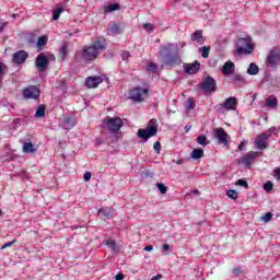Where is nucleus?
<instances>
[{
    "instance_id": "obj_1",
    "label": "nucleus",
    "mask_w": 280,
    "mask_h": 280,
    "mask_svg": "<svg viewBox=\"0 0 280 280\" xmlns=\"http://www.w3.org/2000/svg\"><path fill=\"white\" fill-rule=\"evenodd\" d=\"M106 49V39L104 37L98 38L94 43L89 46L83 47L81 51H79L75 56V60L81 58L85 65H91V62H95L97 58H100L101 51Z\"/></svg>"
},
{
    "instance_id": "obj_2",
    "label": "nucleus",
    "mask_w": 280,
    "mask_h": 280,
    "mask_svg": "<svg viewBox=\"0 0 280 280\" xmlns=\"http://www.w3.org/2000/svg\"><path fill=\"white\" fill-rule=\"evenodd\" d=\"M172 47H174V45L167 44L160 48V56L163 58L162 62L163 65H166V67H176V65H180V57L178 55H172Z\"/></svg>"
},
{
    "instance_id": "obj_3",
    "label": "nucleus",
    "mask_w": 280,
    "mask_h": 280,
    "mask_svg": "<svg viewBox=\"0 0 280 280\" xmlns=\"http://www.w3.org/2000/svg\"><path fill=\"white\" fill-rule=\"evenodd\" d=\"M122 127L124 120H121V118L110 116H107L103 120L102 125L103 130H108L109 132H119V130H121Z\"/></svg>"
},
{
    "instance_id": "obj_4",
    "label": "nucleus",
    "mask_w": 280,
    "mask_h": 280,
    "mask_svg": "<svg viewBox=\"0 0 280 280\" xmlns=\"http://www.w3.org/2000/svg\"><path fill=\"white\" fill-rule=\"evenodd\" d=\"M156 132H159V125L156 124V119H151L145 129L138 130L139 139H151V137H156Z\"/></svg>"
},
{
    "instance_id": "obj_5",
    "label": "nucleus",
    "mask_w": 280,
    "mask_h": 280,
    "mask_svg": "<svg viewBox=\"0 0 280 280\" xmlns=\"http://www.w3.org/2000/svg\"><path fill=\"white\" fill-rule=\"evenodd\" d=\"M254 50H255V46H253V44L250 43L249 37L238 38V40L236 43V54H238V56H246V55L250 54Z\"/></svg>"
},
{
    "instance_id": "obj_6",
    "label": "nucleus",
    "mask_w": 280,
    "mask_h": 280,
    "mask_svg": "<svg viewBox=\"0 0 280 280\" xmlns=\"http://www.w3.org/2000/svg\"><path fill=\"white\" fill-rule=\"evenodd\" d=\"M267 67H270L271 69H277L280 65V47L275 46L272 49L269 50L266 60H265Z\"/></svg>"
},
{
    "instance_id": "obj_7",
    "label": "nucleus",
    "mask_w": 280,
    "mask_h": 280,
    "mask_svg": "<svg viewBox=\"0 0 280 280\" xmlns=\"http://www.w3.org/2000/svg\"><path fill=\"white\" fill-rule=\"evenodd\" d=\"M199 89L205 91V93H215L218 91V83L213 77H207L200 83Z\"/></svg>"
},
{
    "instance_id": "obj_8",
    "label": "nucleus",
    "mask_w": 280,
    "mask_h": 280,
    "mask_svg": "<svg viewBox=\"0 0 280 280\" xmlns=\"http://www.w3.org/2000/svg\"><path fill=\"white\" fill-rule=\"evenodd\" d=\"M24 100H38L40 97V89L36 85H28L22 91Z\"/></svg>"
},
{
    "instance_id": "obj_9",
    "label": "nucleus",
    "mask_w": 280,
    "mask_h": 280,
    "mask_svg": "<svg viewBox=\"0 0 280 280\" xmlns=\"http://www.w3.org/2000/svg\"><path fill=\"white\" fill-rule=\"evenodd\" d=\"M129 95L133 102H143V98L148 97V89L136 86L129 91Z\"/></svg>"
},
{
    "instance_id": "obj_10",
    "label": "nucleus",
    "mask_w": 280,
    "mask_h": 280,
    "mask_svg": "<svg viewBox=\"0 0 280 280\" xmlns=\"http://www.w3.org/2000/svg\"><path fill=\"white\" fill-rule=\"evenodd\" d=\"M272 137L271 132H262L255 140L257 150H268V139Z\"/></svg>"
},
{
    "instance_id": "obj_11",
    "label": "nucleus",
    "mask_w": 280,
    "mask_h": 280,
    "mask_svg": "<svg viewBox=\"0 0 280 280\" xmlns=\"http://www.w3.org/2000/svg\"><path fill=\"white\" fill-rule=\"evenodd\" d=\"M258 156H259V152L249 151L243 158H241L238 163H242V165H244V167H250L253 165V163H255V160Z\"/></svg>"
},
{
    "instance_id": "obj_12",
    "label": "nucleus",
    "mask_w": 280,
    "mask_h": 280,
    "mask_svg": "<svg viewBox=\"0 0 280 280\" xmlns=\"http://www.w3.org/2000/svg\"><path fill=\"white\" fill-rule=\"evenodd\" d=\"M213 135L218 139L219 143H222L223 145H226L229 143V133L224 130V128H214Z\"/></svg>"
},
{
    "instance_id": "obj_13",
    "label": "nucleus",
    "mask_w": 280,
    "mask_h": 280,
    "mask_svg": "<svg viewBox=\"0 0 280 280\" xmlns=\"http://www.w3.org/2000/svg\"><path fill=\"white\" fill-rule=\"evenodd\" d=\"M35 65L38 71H47V67H49V59L44 54H39L36 57Z\"/></svg>"
},
{
    "instance_id": "obj_14",
    "label": "nucleus",
    "mask_w": 280,
    "mask_h": 280,
    "mask_svg": "<svg viewBox=\"0 0 280 280\" xmlns=\"http://www.w3.org/2000/svg\"><path fill=\"white\" fill-rule=\"evenodd\" d=\"M102 82H104V79L100 75L88 77L85 79V86L88 89H97Z\"/></svg>"
},
{
    "instance_id": "obj_15",
    "label": "nucleus",
    "mask_w": 280,
    "mask_h": 280,
    "mask_svg": "<svg viewBox=\"0 0 280 280\" xmlns=\"http://www.w3.org/2000/svg\"><path fill=\"white\" fill-rule=\"evenodd\" d=\"M30 54L27 51L19 50L13 54L12 62H14V65H23V62H25V60H27Z\"/></svg>"
},
{
    "instance_id": "obj_16",
    "label": "nucleus",
    "mask_w": 280,
    "mask_h": 280,
    "mask_svg": "<svg viewBox=\"0 0 280 280\" xmlns=\"http://www.w3.org/2000/svg\"><path fill=\"white\" fill-rule=\"evenodd\" d=\"M220 107L225 108L226 110H237V98L235 96H230L220 105Z\"/></svg>"
},
{
    "instance_id": "obj_17",
    "label": "nucleus",
    "mask_w": 280,
    "mask_h": 280,
    "mask_svg": "<svg viewBox=\"0 0 280 280\" xmlns=\"http://www.w3.org/2000/svg\"><path fill=\"white\" fill-rule=\"evenodd\" d=\"M108 34L110 36H117L124 32V27L119 23H110L107 28Z\"/></svg>"
},
{
    "instance_id": "obj_18",
    "label": "nucleus",
    "mask_w": 280,
    "mask_h": 280,
    "mask_svg": "<svg viewBox=\"0 0 280 280\" xmlns=\"http://www.w3.org/2000/svg\"><path fill=\"white\" fill-rule=\"evenodd\" d=\"M67 56H69V43L63 42L59 48V52L57 55L58 60H67Z\"/></svg>"
},
{
    "instance_id": "obj_19",
    "label": "nucleus",
    "mask_w": 280,
    "mask_h": 280,
    "mask_svg": "<svg viewBox=\"0 0 280 280\" xmlns=\"http://www.w3.org/2000/svg\"><path fill=\"white\" fill-rule=\"evenodd\" d=\"M184 69L186 73L189 75H194L195 73H198L200 71V63L198 61H195L194 63H186L184 65Z\"/></svg>"
},
{
    "instance_id": "obj_20",
    "label": "nucleus",
    "mask_w": 280,
    "mask_h": 280,
    "mask_svg": "<svg viewBox=\"0 0 280 280\" xmlns=\"http://www.w3.org/2000/svg\"><path fill=\"white\" fill-rule=\"evenodd\" d=\"M234 71H235V63H233V61L231 60L226 61L221 69V73H223V75H232Z\"/></svg>"
},
{
    "instance_id": "obj_21",
    "label": "nucleus",
    "mask_w": 280,
    "mask_h": 280,
    "mask_svg": "<svg viewBox=\"0 0 280 280\" xmlns=\"http://www.w3.org/2000/svg\"><path fill=\"white\" fill-rule=\"evenodd\" d=\"M190 38L192 42L198 43L199 45H202L205 43V37L202 36V31L197 30L191 35Z\"/></svg>"
},
{
    "instance_id": "obj_22",
    "label": "nucleus",
    "mask_w": 280,
    "mask_h": 280,
    "mask_svg": "<svg viewBox=\"0 0 280 280\" xmlns=\"http://www.w3.org/2000/svg\"><path fill=\"white\" fill-rule=\"evenodd\" d=\"M98 215H101V218H105L106 220H110V218H113V208H101L98 210Z\"/></svg>"
},
{
    "instance_id": "obj_23",
    "label": "nucleus",
    "mask_w": 280,
    "mask_h": 280,
    "mask_svg": "<svg viewBox=\"0 0 280 280\" xmlns=\"http://www.w3.org/2000/svg\"><path fill=\"white\" fill-rule=\"evenodd\" d=\"M265 104L268 108H276L279 104V100H277V96L270 95L266 98Z\"/></svg>"
},
{
    "instance_id": "obj_24",
    "label": "nucleus",
    "mask_w": 280,
    "mask_h": 280,
    "mask_svg": "<svg viewBox=\"0 0 280 280\" xmlns=\"http://www.w3.org/2000/svg\"><path fill=\"white\" fill-rule=\"evenodd\" d=\"M117 10H121V5L119 3H110L104 7V14H110V12H117Z\"/></svg>"
},
{
    "instance_id": "obj_25",
    "label": "nucleus",
    "mask_w": 280,
    "mask_h": 280,
    "mask_svg": "<svg viewBox=\"0 0 280 280\" xmlns=\"http://www.w3.org/2000/svg\"><path fill=\"white\" fill-rule=\"evenodd\" d=\"M231 81L235 82L236 84H246V79L240 73H234L231 75Z\"/></svg>"
},
{
    "instance_id": "obj_26",
    "label": "nucleus",
    "mask_w": 280,
    "mask_h": 280,
    "mask_svg": "<svg viewBox=\"0 0 280 280\" xmlns=\"http://www.w3.org/2000/svg\"><path fill=\"white\" fill-rule=\"evenodd\" d=\"M190 156L195 161H198V159H202V156H205V150H202V149H194L192 152L190 153Z\"/></svg>"
},
{
    "instance_id": "obj_27",
    "label": "nucleus",
    "mask_w": 280,
    "mask_h": 280,
    "mask_svg": "<svg viewBox=\"0 0 280 280\" xmlns=\"http://www.w3.org/2000/svg\"><path fill=\"white\" fill-rule=\"evenodd\" d=\"M23 152L25 154H32V152H36V148H34V143H32V142H24V144H23Z\"/></svg>"
},
{
    "instance_id": "obj_28",
    "label": "nucleus",
    "mask_w": 280,
    "mask_h": 280,
    "mask_svg": "<svg viewBox=\"0 0 280 280\" xmlns=\"http://www.w3.org/2000/svg\"><path fill=\"white\" fill-rule=\"evenodd\" d=\"M247 73L248 75H257V73H259V67L255 63H250Z\"/></svg>"
},
{
    "instance_id": "obj_29",
    "label": "nucleus",
    "mask_w": 280,
    "mask_h": 280,
    "mask_svg": "<svg viewBox=\"0 0 280 280\" xmlns=\"http://www.w3.org/2000/svg\"><path fill=\"white\" fill-rule=\"evenodd\" d=\"M65 128L66 130H71L75 126V122L73 121V118L68 117L63 119Z\"/></svg>"
},
{
    "instance_id": "obj_30",
    "label": "nucleus",
    "mask_w": 280,
    "mask_h": 280,
    "mask_svg": "<svg viewBox=\"0 0 280 280\" xmlns=\"http://www.w3.org/2000/svg\"><path fill=\"white\" fill-rule=\"evenodd\" d=\"M199 51H200L202 58H209V52L211 51V47L203 46V47L199 48Z\"/></svg>"
},
{
    "instance_id": "obj_31",
    "label": "nucleus",
    "mask_w": 280,
    "mask_h": 280,
    "mask_svg": "<svg viewBox=\"0 0 280 280\" xmlns=\"http://www.w3.org/2000/svg\"><path fill=\"white\" fill-rule=\"evenodd\" d=\"M226 196H229L232 200H237L240 197V192L235 189L228 190Z\"/></svg>"
},
{
    "instance_id": "obj_32",
    "label": "nucleus",
    "mask_w": 280,
    "mask_h": 280,
    "mask_svg": "<svg viewBox=\"0 0 280 280\" xmlns=\"http://www.w3.org/2000/svg\"><path fill=\"white\" fill-rule=\"evenodd\" d=\"M105 246L110 248L112 250H117V243L113 240H107L104 242Z\"/></svg>"
},
{
    "instance_id": "obj_33",
    "label": "nucleus",
    "mask_w": 280,
    "mask_h": 280,
    "mask_svg": "<svg viewBox=\"0 0 280 280\" xmlns=\"http://www.w3.org/2000/svg\"><path fill=\"white\" fill-rule=\"evenodd\" d=\"M65 10L62 8H58L55 11H52V21H58L60 19V14H62Z\"/></svg>"
},
{
    "instance_id": "obj_34",
    "label": "nucleus",
    "mask_w": 280,
    "mask_h": 280,
    "mask_svg": "<svg viewBox=\"0 0 280 280\" xmlns=\"http://www.w3.org/2000/svg\"><path fill=\"white\" fill-rule=\"evenodd\" d=\"M48 37L47 36H40L37 39V47H45L47 45Z\"/></svg>"
},
{
    "instance_id": "obj_35",
    "label": "nucleus",
    "mask_w": 280,
    "mask_h": 280,
    "mask_svg": "<svg viewBox=\"0 0 280 280\" xmlns=\"http://www.w3.org/2000/svg\"><path fill=\"white\" fill-rule=\"evenodd\" d=\"M45 116V105H39L35 113V117H44Z\"/></svg>"
},
{
    "instance_id": "obj_36",
    "label": "nucleus",
    "mask_w": 280,
    "mask_h": 280,
    "mask_svg": "<svg viewBox=\"0 0 280 280\" xmlns=\"http://www.w3.org/2000/svg\"><path fill=\"white\" fill-rule=\"evenodd\" d=\"M197 143H199V145H208L209 142H207V136L201 135L199 137H197Z\"/></svg>"
},
{
    "instance_id": "obj_37",
    "label": "nucleus",
    "mask_w": 280,
    "mask_h": 280,
    "mask_svg": "<svg viewBox=\"0 0 280 280\" xmlns=\"http://www.w3.org/2000/svg\"><path fill=\"white\" fill-rule=\"evenodd\" d=\"M273 187H275V184H272V182L270 180L264 184V189L267 191V194H270Z\"/></svg>"
},
{
    "instance_id": "obj_38",
    "label": "nucleus",
    "mask_w": 280,
    "mask_h": 280,
    "mask_svg": "<svg viewBox=\"0 0 280 280\" xmlns=\"http://www.w3.org/2000/svg\"><path fill=\"white\" fill-rule=\"evenodd\" d=\"M158 189L162 194H167V186L165 184H163V183H158Z\"/></svg>"
},
{
    "instance_id": "obj_39",
    "label": "nucleus",
    "mask_w": 280,
    "mask_h": 280,
    "mask_svg": "<svg viewBox=\"0 0 280 280\" xmlns=\"http://www.w3.org/2000/svg\"><path fill=\"white\" fill-rule=\"evenodd\" d=\"M236 185H238V187H245V189H248V182H246L245 179H238L236 182Z\"/></svg>"
},
{
    "instance_id": "obj_40",
    "label": "nucleus",
    "mask_w": 280,
    "mask_h": 280,
    "mask_svg": "<svg viewBox=\"0 0 280 280\" xmlns=\"http://www.w3.org/2000/svg\"><path fill=\"white\" fill-rule=\"evenodd\" d=\"M195 107H196V104L194 103V101L191 98H188V101H187V109L188 110H194Z\"/></svg>"
},
{
    "instance_id": "obj_41",
    "label": "nucleus",
    "mask_w": 280,
    "mask_h": 280,
    "mask_svg": "<svg viewBox=\"0 0 280 280\" xmlns=\"http://www.w3.org/2000/svg\"><path fill=\"white\" fill-rule=\"evenodd\" d=\"M244 271L242 270V267H234L233 268V275L235 277H240V275H242Z\"/></svg>"
},
{
    "instance_id": "obj_42",
    "label": "nucleus",
    "mask_w": 280,
    "mask_h": 280,
    "mask_svg": "<svg viewBox=\"0 0 280 280\" xmlns=\"http://www.w3.org/2000/svg\"><path fill=\"white\" fill-rule=\"evenodd\" d=\"M14 244H16V240H13L12 242L4 243L2 246V250L14 246Z\"/></svg>"
},
{
    "instance_id": "obj_43",
    "label": "nucleus",
    "mask_w": 280,
    "mask_h": 280,
    "mask_svg": "<svg viewBox=\"0 0 280 280\" xmlns=\"http://www.w3.org/2000/svg\"><path fill=\"white\" fill-rule=\"evenodd\" d=\"M5 66L3 62H0V80H3V75L5 74Z\"/></svg>"
},
{
    "instance_id": "obj_44",
    "label": "nucleus",
    "mask_w": 280,
    "mask_h": 280,
    "mask_svg": "<svg viewBox=\"0 0 280 280\" xmlns=\"http://www.w3.org/2000/svg\"><path fill=\"white\" fill-rule=\"evenodd\" d=\"M264 222H270V220H272V212H267L264 217H262Z\"/></svg>"
},
{
    "instance_id": "obj_45",
    "label": "nucleus",
    "mask_w": 280,
    "mask_h": 280,
    "mask_svg": "<svg viewBox=\"0 0 280 280\" xmlns=\"http://www.w3.org/2000/svg\"><path fill=\"white\" fill-rule=\"evenodd\" d=\"M156 154H161V142L156 141L153 145Z\"/></svg>"
},
{
    "instance_id": "obj_46",
    "label": "nucleus",
    "mask_w": 280,
    "mask_h": 280,
    "mask_svg": "<svg viewBox=\"0 0 280 280\" xmlns=\"http://www.w3.org/2000/svg\"><path fill=\"white\" fill-rule=\"evenodd\" d=\"M273 176H275L276 180H280V167H276L273 170Z\"/></svg>"
},
{
    "instance_id": "obj_47",
    "label": "nucleus",
    "mask_w": 280,
    "mask_h": 280,
    "mask_svg": "<svg viewBox=\"0 0 280 280\" xmlns=\"http://www.w3.org/2000/svg\"><path fill=\"white\" fill-rule=\"evenodd\" d=\"M158 66L156 63H149L147 67V71H156Z\"/></svg>"
},
{
    "instance_id": "obj_48",
    "label": "nucleus",
    "mask_w": 280,
    "mask_h": 280,
    "mask_svg": "<svg viewBox=\"0 0 280 280\" xmlns=\"http://www.w3.org/2000/svg\"><path fill=\"white\" fill-rule=\"evenodd\" d=\"M122 60H128L130 58V52L128 50H124L121 52Z\"/></svg>"
},
{
    "instance_id": "obj_49",
    "label": "nucleus",
    "mask_w": 280,
    "mask_h": 280,
    "mask_svg": "<svg viewBox=\"0 0 280 280\" xmlns=\"http://www.w3.org/2000/svg\"><path fill=\"white\" fill-rule=\"evenodd\" d=\"M246 145H248V142L246 140H243L238 145V150L242 152V150H244Z\"/></svg>"
},
{
    "instance_id": "obj_50",
    "label": "nucleus",
    "mask_w": 280,
    "mask_h": 280,
    "mask_svg": "<svg viewBox=\"0 0 280 280\" xmlns=\"http://www.w3.org/2000/svg\"><path fill=\"white\" fill-rule=\"evenodd\" d=\"M91 176H93V174H91V172H85L83 175V178L85 182H89V180H91Z\"/></svg>"
},
{
    "instance_id": "obj_51",
    "label": "nucleus",
    "mask_w": 280,
    "mask_h": 280,
    "mask_svg": "<svg viewBox=\"0 0 280 280\" xmlns=\"http://www.w3.org/2000/svg\"><path fill=\"white\" fill-rule=\"evenodd\" d=\"M143 27H144V30H147V32H152V24H150V23H145L144 25H143Z\"/></svg>"
},
{
    "instance_id": "obj_52",
    "label": "nucleus",
    "mask_w": 280,
    "mask_h": 280,
    "mask_svg": "<svg viewBox=\"0 0 280 280\" xmlns=\"http://www.w3.org/2000/svg\"><path fill=\"white\" fill-rule=\"evenodd\" d=\"M144 250L147 253H150L151 250H154V247L152 245H148V246L144 247Z\"/></svg>"
},
{
    "instance_id": "obj_53",
    "label": "nucleus",
    "mask_w": 280,
    "mask_h": 280,
    "mask_svg": "<svg viewBox=\"0 0 280 280\" xmlns=\"http://www.w3.org/2000/svg\"><path fill=\"white\" fill-rule=\"evenodd\" d=\"M116 280H124L125 279V276H124V273H118V275H116V278H115Z\"/></svg>"
},
{
    "instance_id": "obj_54",
    "label": "nucleus",
    "mask_w": 280,
    "mask_h": 280,
    "mask_svg": "<svg viewBox=\"0 0 280 280\" xmlns=\"http://www.w3.org/2000/svg\"><path fill=\"white\" fill-rule=\"evenodd\" d=\"M162 278H163L162 275H156V276H154L151 280H159V279H162Z\"/></svg>"
},
{
    "instance_id": "obj_55",
    "label": "nucleus",
    "mask_w": 280,
    "mask_h": 280,
    "mask_svg": "<svg viewBox=\"0 0 280 280\" xmlns=\"http://www.w3.org/2000/svg\"><path fill=\"white\" fill-rule=\"evenodd\" d=\"M162 248H163V250H170V245L168 244H164V245H162Z\"/></svg>"
},
{
    "instance_id": "obj_56",
    "label": "nucleus",
    "mask_w": 280,
    "mask_h": 280,
    "mask_svg": "<svg viewBox=\"0 0 280 280\" xmlns=\"http://www.w3.org/2000/svg\"><path fill=\"white\" fill-rule=\"evenodd\" d=\"M176 163H177V165H183L184 161L183 160H178Z\"/></svg>"
},
{
    "instance_id": "obj_57",
    "label": "nucleus",
    "mask_w": 280,
    "mask_h": 280,
    "mask_svg": "<svg viewBox=\"0 0 280 280\" xmlns=\"http://www.w3.org/2000/svg\"><path fill=\"white\" fill-rule=\"evenodd\" d=\"M190 128H191V127H187V126H186V127H185L186 132H189Z\"/></svg>"
},
{
    "instance_id": "obj_58",
    "label": "nucleus",
    "mask_w": 280,
    "mask_h": 280,
    "mask_svg": "<svg viewBox=\"0 0 280 280\" xmlns=\"http://www.w3.org/2000/svg\"><path fill=\"white\" fill-rule=\"evenodd\" d=\"M3 30V25L2 26H0V32Z\"/></svg>"
},
{
    "instance_id": "obj_59",
    "label": "nucleus",
    "mask_w": 280,
    "mask_h": 280,
    "mask_svg": "<svg viewBox=\"0 0 280 280\" xmlns=\"http://www.w3.org/2000/svg\"><path fill=\"white\" fill-rule=\"evenodd\" d=\"M3 212L0 210V215L2 214Z\"/></svg>"
}]
</instances>
